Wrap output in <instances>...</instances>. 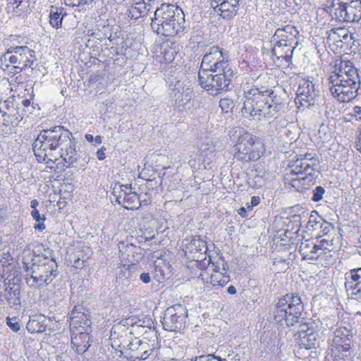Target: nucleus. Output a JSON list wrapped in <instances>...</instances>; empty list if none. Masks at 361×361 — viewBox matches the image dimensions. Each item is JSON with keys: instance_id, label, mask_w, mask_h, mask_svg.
<instances>
[{"instance_id": "nucleus-1", "label": "nucleus", "mask_w": 361, "mask_h": 361, "mask_svg": "<svg viewBox=\"0 0 361 361\" xmlns=\"http://www.w3.org/2000/svg\"><path fill=\"white\" fill-rule=\"evenodd\" d=\"M303 309L300 297L298 294L288 293L279 300L274 311V321L282 326L285 324L291 326L299 323L298 353L302 349L309 350L318 345L317 326L310 320L303 322Z\"/></svg>"}, {"instance_id": "nucleus-2", "label": "nucleus", "mask_w": 361, "mask_h": 361, "mask_svg": "<svg viewBox=\"0 0 361 361\" xmlns=\"http://www.w3.org/2000/svg\"><path fill=\"white\" fill-rule=\"evenodd\" d=\"M244 102L242 114L262 118H276L283 111L284 104L280 96L274 90L265 87L253 86L244 92Z\"/></svg>"}, {"instance_id": "nucleus-3", "label": "nucleus", "mask_w": 361, "mask_h": 361, "mask_svg": "<svg viewBox=\"0 0 361 361\" xmlns=\"http://www.w3.org/2000/svg\"><path fill=\"white\" fill-rule=\"evenodd\" d=\"M49 255H23V269L25 281L32 289H39L49 285L58 274V264L51 252Z\"/></svg>"}, {"instance_id": "nucleus-4", "label": "nucleus", "mask_w": 361, "mask_h": 361, "mask_svg": "<svg viewBox=\"0 0 361 361\" xmlns=\"http://www.w3.org/2000/svg\"><path fill=\"white\" fill-rule=\"evenodd\" d=\"M185 15L179 7L162 4L157 7L152 19L151 27L154 32L162 36H174L185 29Z\"/></svg>"}, {"instance_id": "nucleus-5", "label": "nucleus", "mask_w": 361, "mask_h": 361, "mask_svg": "<svg viewBox=\"0 0 361 361\" xmlns=\"http://www.w3.org/2000/svg\"><path fill=\"white\" fill-rule=\"evenodd\" d=\"M72 133L63 126H54L50 129L43 130L38 135L32 144L35 155L39 162L52 161L48 158V151L55 150L69 140Z\"/></svg>"}, {"instance_id": "nucleus-6", "label": "nucleus", "mask_w": 361, "mask_h": 361, "mask_svg": "<svg viewBox=\"0 0 361 361\" xmlns=\"http://www.w3.org/2000/svg\"><path fill=\"white\" fill-rule=\"evenodd\" d=\"M87 312L81 306H75L70 314L71 343L78 354L84 353L90 346L91 322Z\"/></svg>"}, {"instance_id": "nucleus-7", "label": "nucleus", "mask_w": 361, "mask_h": 361, "mask_svg": "<svg viewBox=\"0 0 361 361\" xmlns=\"http://www.w3.org/2000/svg\"><path fill=\"white\" fill-rule=\"evenodd\" d=\"M238 138L234 145V157L243 162L256 161L264 152L262 139L243 128L235 131Z\"/></svg>"}, {"instance_id": "nucleus-8", "label": "nucleus", "mask_w": 361, "mask_h": 361, "mask_svg": "<svg viewBox=\"0 0 361 361\" xmlns=\"http://www.w3.org/2000/svg\"><path fill=\"white\" fill-rule=\"evenodd\" d=\"M353 334L350 329L340 326L333 332L330 344L331 355L334 361H350L353 355Z\"/></svg>"}, {"instance_id": "nucleus-9", "label": "nucleus", "mask_w": 361, "mask_h": 361, "mask_svg": "<svg viewBox=\"0 0 361 361\" xmlns=\"http://www.w3.org/2000/svg\"><path fill=\"white\" fill-rule=\"evenodd\" d=\"M36 61V52L30 47L27 46L11 47L1 56L0 66L5 71L8 68V65L4 64L3 62L9 61L15 69L22 71L27 68L33 69L32 66Z\"/></svg>"}, {"instance_id": "nucleus-10", "label": "nucleus", "mask_w": 361, "mask_h": 361, "mask_svg": "<svg viewBox=\"0 0 361 361\" xmlns=\"http://www.w3.org/2000/svg\"><path fill=\"white\" fill-rule=\"evenodd\" d=\"M233 71L215 72L199 71L198 79L200 85L209 94L217 95L226 90L233 76Z\"/></svg>"}, {"instance_id": "nucleus-11", "label": "nucleus", "mask_w": 361, "mask_h": 361, "mask_svg": "<svg viewBox=\"0 0 361 361\" xmlns=\"http://www.w3.org/2000/svg\"><path fill=\"white\" fill-rule=\"evenodd\" d=\"M299 252L304 260H308L311 264H320L324 267L331 265L335 262L333 255H329V252H324L319 246L317 240L307 239L301 242Z\"/></svg>"}, {"instance_id": "nucleus-12", "label": "nucleus", "mask_w": 361, "mask_h": 361, "mask_svg": "<svg viewBox=\"0 0 361 361\" xmlns=\"http://www.w3.org/2000/svg\"><path fill=\"white\" fill-rule=\"evenodd\" d=\"M228 56L219 47H212L204 55L200 71L221 72L233 71Z\"/></svg>"}, {"instance_id": "nucleus-13", "label": "nucleus", "mask_w": 361, "mask_h": 361, "mask_svg": "<svg viewBox=\"0 0 361 361\" xmlns=\"http://www.w3.org/2000/svg\"><path fill=\"white\" fill-rule=\"evenodd\" d=\"M328 80L329 91L339 102H348L355 98L360 87V84L355 80L348 82L340 77L329 75Z\"/></svg>"}, {"instance_id": "nucleus-14", "label": "nucleus", "mask_w": 361, "mask_h": 361, "mask_svg": "<svg viewBox=\"0 0 361 361\" xmlns=\"http://www.w3.org/2000/svg\"><path fill=\"white\" fill-rule=\"evenodd\" d=\"M331 13L334 18L340 22H358L361 20V1L334 3Z\"/></svg>"}, {"instance_id": "nucleus-15", "label": "nucleus", "mask_w": 361, "mask_h": 361, "mask_svg": "<svg viewBox=\"0 0 361 361\" xmlns=\"http://www.w3.org/2000/svg\"><path fill=\"white\" fill-rule=\"evenodd\" d=\"M187 309L180 304L168 307L163 317L162 325L168 331H178L184 328Z\"/></svg>"}, {"instance_id": "nucleus-16", "label": "nucleus", "mask_w": 361, "mask_h": 361, "mask_svg": "<svg viewBox=\"0 0 361 361\" xmlns=\"http://www.w3.org/2000/svg\"><path fill=\"white\" fill-rule=\"evenodd\" d=\"M130 185H121L116 183L113 189V195L116 202L126 209H137L141 205L142 200L137 194L132 191Z\"/></svg>"}, {"instance_id": "nucleus-17", "label": "nucleus", "mask_w": 361, "mask_h": 361, "mask_svg": "<svg viewBox=\"0 0 361 361\" xmlns=\"http://www.w3.org/2000/svg\"><path fill=\"white\" fill-rule=\"evenodd\" d=\"M318 87V85L310 79H301L297 90L298 102L296 103L307 108L314 106L317 98L319 97Z\"/></svg>"}, {"instance_id": "nucleus-18", "label": "nucleus", "mask_w": 361, "mask_h": 361, "mask_svg": "<svg viewBox=\"0 0 361 361\" xmlns=\"http://www.w3.org/2000/svg\"><path fill=\"white\" fill-rule=\"evenodd\" d=\"M185 241L187 243L184 245L183 251L187 259L195 262L206 259L208 247L200 236H193Z\"/></svg>"}, {"instance_id": "nucleus-19", "label": "nucleus", "mask_w": 361, "mask_h": 361, "mask_svg": "<svg viewBox=\"0 0 361 361\" xmlns=\"http://www.w3.org/2000/svg\"><path fill=\"white\" fill-rule=\"evenodd\" d=\"M329 75L340 77L341 80H346L348 82L355 80L357 83L361 84L358 69L349 60H340L336 62L334 70L330 73Z\"/></svg>"}, {"instance_id": "nucleus-20", "label": "nucleus", "mask_w": 361, "mask_h": 361, "mask_svg": "<svg viewBox=\"0 0 361 361\" xmlns=\"http://www.w3.org/2000/svg\"><path fill=\"white\" fill-rule=\"evenodd\" d=\"M345 288L352 299L361 302V267L345 273Z\"/></svg>"}, {"instance_id": "nucleus-21", "label": "nucleus", "mask_w": 361, "mask_h": 361, "mask_svg": "<svg viewBox=\"0 0 361 361\" xmlns=\"http://www.w3.org/2000/svg\"><path fill=\"white\" fill-rule=\"evenodd\" d=\"M274 44L271 49V57L274 62L278 66L281 65V62L284 60L286 62H289L292 57L293 52L296 47L286 42H271Z\"/></svg>"}, {"instance_id": "nucleus-22", "label": "nucleus", "mask_w": 361, "mask_h": 361, "mask_svg": "<svg viewBox=\"0 0 361 361\" xmlns=\"http://www.w3.org/2000/svg\"><path fill=\"white\" fill-rule=\"evenodd\" d=\"M69 146L66 147H62L61 149V157L63 160L68 164V165H73L75 163H78L80 166H85L89 161L90 157L86 156L82 161L80 160V154H78L75 148V141L71 139L69 136V140L68 142Z\"/></svg>"}, {"instance_id": "nucleus-23", "label": "nucleus", "mask_w": 361, "mask_h": 361, "mask_svg": "<svg viewBox=\"0 0 361 361\" xmlns=\"http://www.w3.org/2000/svg\"><path fill=\"white\" fill-rule=\"evenodd\" d=\"M191 93L192 90L189 87H183V84L178 81L171 90L170 95L175 100L179 109L183 110L186 103L190 100Z\"/></svg>"}, {"instance_id": "nucleus-24", "label": "nucleus", "mask_w": 361, "mask_h": 361, "mask_svg": "<svg viewBox=\"0 0 361 361\" xmlns=\"http://www.w3.org/2000/svg\"><path fill=\"white\" fill-rule=\"evenodd\" d=\"M8 13L21 16L29 13L34 4L33 0H6Z\"/></svg>"}, {"instance_id": "nucleus-25", "label": "nucleus", "mask_w": 361, "mask_h": 361, "mask_svg": "<svg viewBox=\"0 0 361 361\" xmlns=\"http://www.w3.org/2000/svg\"><path fill=\"white\" fill-rule=\"evenodd\" d=\"M238 6L239 4L219 0L212 2L214 13L220 15L223 18L227 19H230L236 15Z\"/></svg>"}, {"instance_id": "nucleus-26", "label": "nucleus", "mask_w": 361, "mask_h": 361, "mask_svg": "<svg viewBox=\"0 0 361 361\" xmlns=\"http://www.w3.org/2000/svg\"><path fill=\"white\" fill-rule=\"evenodd\" d=\"M126 323L131 326L130 331V334H146L147 331H143L145 329H148L149 332L153 334V336L157 337V331L154 329V322L150 319H138L134 322V319H128Z\"/></svg>"}, {"instance_id": "nucleus-27", "label": "nucleus", "mask_w": 361, "mask_h": 361, "mask_svg": "<svg viewBox=\"0 0 361 361\" xmlns=\"http://www.w3.org/2000/svg\"><path fill=\"white\" fill-rule=\"evenodd\" d=\"M291 173L295 175H303L305 176L301 177L300 179L305 180L307 176H312L317 169L313 166V164L307 163L300 158H298L291 166Z\"/></svg>"}, {"instance_id": "nucleus-28", "label": "nucleus", "mask_w": 361, "mask_h": 361, "mask_svg": "<svg viewBox=\"0 0 361 361\" xmlns=\"http://www.w3.org/2000/svg\"><path fill=\"white\" fill-rule=\"evenodd\" d=\"M152 5L147 3L145 0H141L135 3L129 10V16L131 18L137 19L147 15L152 9Z\"/></svg>"}, {"instance_id": "nucleus-29", "label": "nucleus", "mask_w": 361, "mask_h": 361, "mask_svg": "<svg viewBox=\"0 0 361 361\" xmlns=\"http://www.w3.org/2000/svg\"><path fill=\"white\" fill-rule=\"evenodd\" d=\"M339 240V237L336 231L334 234H327L324 235H320L319 238L317 239V242L319 243V246L322 247V250L324 252H329V255H333L331 254L334 249L336 248V244Z\"/></svg>"}, {"instance_id": "nucleus-30", "label": "nucleus", "mask_w": 361, "mask_h": 361, "mask_svg": "<svg viewBox=\"0 0 361 361\" xmlns=\"http://www.w3.org/2000/svg\"><path fill=\"white\" fill-rule=\"evenodd\" d=\"M348 28L344 27L332 28L329 32L327 42L329 44H334L338 47L339 44H341L343 40L344 36L348 35Z\"/></svg>"}, {"instance_id": "nucleus-31", "label": "nucleus", "mask_w": 361, "mask_h": 361, "mask_svg": "<svg viewBox=\"0 0 361 361\" xmlns=\"http://www.w3.org/2000/svg\"><path fill=\"white\" fill-rule=\"evenodd\" d=\"M66 13L63 8L51 6L49 13V23L55 28L62 26V20Z\"/></svg>"}, {"instance_id": "nucleus-32", "label": "nucleus", "mask_w": 361, "mask_h": 361, "mask_svg": "<svg viewBox=\"0 0 361 361\" xmlns=\"http://www.w3.org/2000/svg\"><path fill=\"white\" fill-rule=\"evenodd\" d=\"M45 317L38 316L36 319H30L27 324V329L31 333L46 332V324H44Z\"/></svg>"}, {"instance_id": "nucleus-33", "label": "nucleus", "mask_w": 361, "mask_h": 361, "mask_svg": "<svg viewBox=\"0 0 361 361\" xmlns=\"http://www.w3.org/2000/svg\"><path fill=\"white\" fill-rule=\"evenodd\" d=\"M230 281V276L227 274V271H215L211 274L210 283L213 286L223 287Z\"/></svg>"}, {"instance_id": "nucleus-34", "label": "nucleus", "mask_w": 361, "mask_h": 361, "mask_svg": "<svg viewBox=\"0 0 361 361\" xmlns=\"http://www.w3.org/2000/svg\"><path fill=\"white\" fill-rule=\"evenodd\" d=\"M210 155L211 157H214V153L213 151H209V152H201L200 154L198 157V163H197L195 159H190L188 161V164L192 169H199L201 166V164L203 165V168L204 169L210 168V164L212 163V160H209L207 161L206 159H203L204 156Z\"/></svg>"}, {"instance_id": "nucleus-35", "label": "nucleus", "mask_w": 361, "mask_h": 361, "mask_svg": "<svg viewBox=\"0 0 361 361\" xmlns=\"http://www.w3.org/2000/svg\"><path fill=\"white\" fill-rule=\"evenodd\" d=\"M143 339L145 352H148L151 357H157L160 348V345L157 340V336L155 337V339L152 341L147 340L146 338H144Z\"/></svg>"}, {"instance_id": "nucleus-36", "label": "nucleus", "mask_w": 361, "mask_h": 361, "mask_svg": "<svg viewBox=\"0 0 361 361\" xmlns=\"http://www.w3.org/2000/svg\"><path fill=\"white\" fill-rule=\"evenodd\" d=\"M209 260L208 262L212 264V268L213 271H227L228 269V265L224 260V259L221 256H219L218 255L216 256L215 261L213 262L212 260V257L210 255H208Z\"/></svg>"}, {"instance_id": "nucleus-37", "label": "nucleus", "mask_w": 361, "mask_h": 361, "mask_svg": "<svg viewBox=\"0 0 361 361\" xmlns=\"http://www.w3.org/2000/svg\"><path fill=\"white\" fill-rule=\"evenodd\" d=\"M282 29L286 32V35H288L289 38V44L296 47L298 44V35H299V32L296 27L291 25H287Z\"/></svg>"}, {"instance_id": "nucleus-38", "label": "nucleus", "mask_w": 361, "mask_h": 361, "mask_svg": "<svg viewBox=\"0 0 361 361\" xmlns=\"http://www.w3.org/2000/svg\"><path fill=\"white\" fill-rule=\"evenodd\" d=\"M31 216L36 221L39 222L34 226V228L39 231L44 230L45 224H44V221L46 219L44 215L41 216L37 209H32L31 212Z\"/></svg>"}, {"instance_id": "nucleus-39", "label": "nucleus", "mask_w": 361, "mask_h": 361, "mask_svg": "<svg viewBox=\"0 0 361 361\" xmlns=\"http://www.w3.org/2000/svg\"><path fill=\"white\" fill-rule=\"evenodd\" d=\"M247 184L250 188H259L265 184V179L262 175L255 174L253 177L249 178Z\"/></svg>"}, {"instance_id": "nucleus-40", "label": "nucleus", "mask_w": 361, "mask_h": 361, "mask_svg": "<svg viewBox=\"0 0 361 361\" xmlns=\"http://www.w3.org/2000/svg\"><path fill=\"white\" fill-rule=\"evenodd\" d=\"M322 222L317 221L315 224V226H317L319 225V228L321 229V231L322 233V235H327V234H334L336 229L334 226V225L329 222L323 221V219H321Z\"/></svg>"}, {"instance_id": "nucleus-41", "label": "nucleus", "mask_w": 361, "mask_h": 361, "mask_svg": "<svg viewBox=\"0 0 361 361\" xmlns=\"http://www.w3.org/2000/svg\"><path fill=\"white\" fill-rule=\"evenodd\" d=\"M11 108H13L12 102L8 100L0 102V116L3 118V121L7 123L9 121L7 120L6 117H7V111H9Z\"/></svg>"}, {"instance_id": "nucleus-42", "label": "nucleus", "mask_w": 361, "mask_h": 361, "mask_svg": "<svg viewBox=\"0 0 361 361\" xmlns=\"http://www.w3.org/2000/svg\"><path fill=\"white\" fill-rule=\"evenodd\" d=\"M289 38L288 35H286V32L282 28H279L276 30L274 35L271 37V42H286V44L289 43Z\"/></svg>"}, {"instance_id": "nucleus-43", "label": "nucleus", "mask_w": 361, "mask_h": 361, "mask_svg": "<svg viewBox=\"0 0 361 361\" xmlns=\"http://www.w3.org/2000/svg\"><path fill=\"white\" fill-rule=\"evenodd\" d=\"M13 288H11L6 293V298L8 302L9 305H16L20 302V300L18 298V295L20 294V289L18 288H15L12 290Z\"/></svg>"}, {"instance_id": "nucleus-44", "label": "nucleus", "mask_w": 361, "mask_h": 361, "mask_svg": "<svg viewBox=\"0 0 361 361\" xmlns=\"http://www.w3.org/2000/svg\"><path fill=\"white\" fill-rule=\"evenodd\" d=\"M219 106L225 113H230L234 107V103L231 99L223 98L219 101Z\"/></svg>"}, {"instance_id": "nucleus-45", "label": "nucleus", "mask_w": 361, "mask_h": 361, "mask_svg": "<svg viewBox=\"0 0 361 361\" xmlns=\"http://www.w3.org/2000/svg\"><path fill=\"white\" fill-rule=\"evenodd\" d=\"M67 6L72 7H84L86 5L92 4L94 0H64Z\"/></svg>"}, {"instance_id": "nucleus-46", "label": "nucleus", "mask_w": 361, "mask_h": 361, "mask_svg": "<svg viewBox=\"0 0 361 361\" xmlns=\"http://www.w3.org/2000/svg\"><path fill=\"white\" fill-rule=\"evenodd\" d=\"M299 158L303 161H306L307 163H310V164H313V166L317 169L318 160L315 157V154H312V153H306L304 155H300Z\"/></svg>"}, {"instance_id": "nucleus-47", "label": "nucleus", "mask_w": 361, "mask_h": 361, "mask_svg": "<svg viewBox=\"0 0 361 361\" xmlns=\"http://www.w3.org/2000/svg\"><path fill=\"white\" fill-rule=\"evenodd\" d=\"M192 361H226L225 359H222L220 357L215 356L213 354H209L206 355H201L196 357Z\"/></svg>"}, {"instance_id": "nucleus-48", "label": "nucleus", "mask_w": 361, "mask_h": 361, "mask_svg": "<svg viewBox=\"0 0 361 361\" xmlns=\"http://www.w3.org/2000/svg\"><path fill=\"white\" fill-rule=\"evenodd\" d=\"M324 192H325V190L323 187H322V186L316 187L315 189L313 190V195L312 197V200L314 202L320 201L323 197V195H324Z\"/></svg>"}, {"instance_id": "nucleus-49", "label": "nucleus", "mask_w": 361, "mask_h": 361, "mask_svg": "<svg viewBox=\"0 0 361 361\" xmlns=\"http://www.w3.org/2000/svg\"><path fill=\"white\" fill-rule=\"evenodd\" d=\"M6 324L9 326V328L13 330L14 332H17L20 329V325L17 320L16 317H7L6 318Z\"/></svg>"}, {"instance_id": "nucleus-50", "label": "nucleus", "mask_w": 361, "mask_h": 361, "mask_svg": "<svg viewBox=\"0 0 361 361\" xmlns=\"http://www.w3.org/2000/svg\"><path fill=\"white\" fill-rule=\"evenodd\" d=\"M46 322L44 321V324H46V331L52 332L58 329V322L52 320L50 317H45Z\"/></svg>"}, {"instance_id": "nucleus-51", "label": "nucleus", "mask_w": 361, "mask_h": 361, "mask_svg": "<svg viewBox=\"0 0 361 361\" xmlns=\"http://www.w3.org/2000/svg\"><path fill=\"white\" fill-rule=\"evenodd\" d=\"M118 269L119 271L117 272V279H128L130 277V271L129 270V266L124 264L123 266H121Z\"/></svg>"}, {"instance_id": "nucleus-52", "label": "nucleus", "mask_w": 361, "mask_h": 361, "mask_svg": "<svg viewBox=\"0 0 361 361\" xmlns=\"http://www.w3.org/2000/svg\"><path fill=\"white\" fill-rule=\"evenodd\" d=\"M348 115L356 121H361V106H353Z\"/></svg>"}, {"instance_id": "nucleus-53", "label": "nucleus", "mask_w": 361, "mask_h": 361, "mask_svg": "<svg viewBox=\"0 0 361 361\" xmlns=\"http://www.w3.org/2000/svg\"><path fill=\"white\" fill-rule=\"evenodd\" d=\"M141 342L142 340L135 338V340H133L128 344V350L132 353L131 355L135 354V353L137 351L138 347L140 346Z\"/></svg>"}, {"instance_id": "nucleus-54", "label": "nucleus", "mask_w": 361, "mask_h": 361, "mask_svg": "<svg viewBox=\"0 0 361 361\" xmlns=\"http://www.w3.org/2000/svg\"><path fill=\"white\" fill-rule=\"evenodd\" d=\"M132 357H134L135 359L141 360H154L157 357H151V355L147 352H142L141 355H131Z\"/></svg>"}, {"instance_id": "nucleus-55", "label": "nucleus", "mask_w": 361, "mask_h": 361, "mask_svg": "<svg viewBox=\"0 0 361 361\" xmlns=\"http://www.w3.org/2000/svg\"><path fill=\"white\" fill-rule=\"evenodd\" d=\"M155 277L157 281H160L164 278V271L161 267L156 264L155 267Z\"/></svg>"}, {"instance_id": "nucleus-56", "label": "nucleus", "mask_w": 361, "mask_h": 361, "mask_svg": "<svg viewBox=\"0 0 361 361\" xmlns=\"http://www.w3.org/2000/svg\"><path fill=\"white\" fill-rule=\"evenodd\" d=\"M260 202V198L257 196H253L251 198V205L247 207L249 210H252L254 207L257 206Z\"/></svg>"}, {"instance_id": "nucleus-57", "label": "nucleus", "mask_w": 361, "mask_h": 361, "mask_svg": "<svg viewBox=\"0 0 361 361\" xmlns=\"http://www.w3.org/2000/svg\"><path fill=\"white\" fill-rule=\"evenodd\" d=\"M86 261V259L84 258L83 257L82 258L80 257H78L77 259H75L74 261V266L76 268H82V267L84 266V263Z\"/></svg>"}, {"instance_id": "nucleus-58", "label": "nucleus", "mask_w": 361, "mask_h": 361, "mask_svg": "<svg viewBox=\"0 0 361 361\" xmlns=\"http://www.w3.org/2000/svg\"><path fill=\"white\" fill-rule=\"evenodd\" d=\"M140 279L144 283H149L151 281L150 276L149 273H142L140 275Z\"/></svg>"}, {"instance_id": "nucleus-59", "label": "nucleus", "mask_w": 361, "mask_h": 361, "mask_svg": "<svg viewBox=\"0 0 361 361\" xmlns=\"http://www.w3.org/2000/svg\"><path fill=\"white\" fill-rule=\"evenodd\" d=\"M106 150L105 147H102L97 152V157L99 160H104L106 157L104 151Z\"/></svg>"}, {"instance_id": "nucleus-60", "label": "nucleus", "mask_w": 361, "mask_h": 361, "mask_svg": "<svg viewBox=\"0 0 361 361\" xmlns=\"http://www.w3.org/2000/svg\"><path fill=\"white\" fill-rule=\"evenodd\" d=\"M238 213L239 215H240L243 218H245L247 216V209L243 207H240L238 209Z\"/></svg>"}, {"instance_id": "nucleus-61", "label": "nucleus", "mask_w": 361, "mask_h": 361, "mask_svg": "<svg viewBox=\"0 0 361 361\" xmlns=\"http://www.w3.org/2000/svg\"><path fill=\"white\" fill-rule=\"evenodd\" d=\"M145 351V346H144V339L142 340V342L140 345V346L138 347V349H137V351L135 353V355H141L142 353V352Z\"/></svg>"}, {"instance_id": "nucleus-62", "label": "nucleus", "mask_w": 361, "mask_h": 361, "mask_svg": "<svg viewBox=\"0 0 361 361\" xmlns=\"http://www.w3.org/2000/svg\"><path fill=\"white\" fill-rule=\"evenodd\" d=\"M39 204V202L37 200H32L31 202H30V207L33 209H37V207L38 206Z\"/></svg>"}, {"instance_id": "nucleus-63", "label": "nucleus", "mask_w": 361, "mask_h": 361, "mask_svg": "<svg viewBox=\"0 0 361 361\" xmlns=\"http://www.w3.org/2000/svg\"><path fill=\"white\" fill-rule=\"evenodd\" d=\"M227 292L229 293V294H235L236 293V289L233 286H230L228 288H227Z\"/></svg>"}, {"instance_id": "nucleus-64", "label": "nucleus", "mask_w": 361, "mask_h": 361, "mask_svg": "<svg viewBox=\"0 0 361 361\" xmlns=\"http://www.w3.org/2000/svg\"><path fill=\"white\" fill-rule=\"evenodd\" d=\"M85 139L90 143H92L94 142V137L92 135L90 134H86L85 135Z\"/></svg>"}]
</instances>
